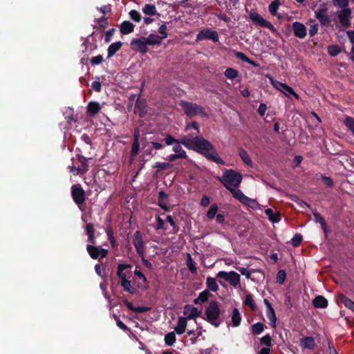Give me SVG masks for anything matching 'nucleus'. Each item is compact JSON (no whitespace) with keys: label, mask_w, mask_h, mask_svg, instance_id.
Returning <instances> with one entry per match:
<instances>
[{"label":"nucleus","mask_w":354,"mask_h":354,"mask_svg":"<svg viewBox=\"0 0 354 354\" xmlns=\"http://www.w3.org/2000/svg\"><path fill=\"white\" fill-rule=\"evenodd\" d=\"M188 149H192L205 157L208 160L218 165H224L225 162L219 156L214 145L202 136H196L193 138H183L179 140Z\"/></svg>","instance_id":"f257e3e1"},{"label":"nucleus","mask_w":354,"mask_h":354,"mask_svg":"<svg viewBox=\"0 0 354 354\" xmlns=\"http://www.w3.org/2000/svg\"><path fill=\"white\" fill-rule=\"evenodd\" d=\"M216 178L218 180L225 188L226 186L237 187L241 183L242 175L234 169H225L223 176L221 177L217 176Z\"/></svg>","instance_id":"f03ea898"},{"label":"nucleus","mask_w":354,"mask_h":354,"mask_svg":"<svg viewBox=\"0 0 354 354\" xmlns=\"http://www.w3.org/2000/svg\"><path fill=\"white\" fill-rule=\"evenodd\" d=\"M221 310L216 301H211L205 310V319L216 328L218 327L223 319L220 317Z\"/></svg>","instance_id":"7ed1b4c3"},{"label":"nucleus","mask_w":354,"mask_h":354,"mask_svg":"<svg viewBox=\"0 0 354 354\" xmlns=\"http://www.w3.org/2000/svg\"><path fill=\"white\" fill-rule=\"evenodd\" d=\"M180 105L184 111L185 114L189 118H193L197 115L202 117H207L205 109L196 103L181 100Z\"/></svg>","instance_id":"20e7f679"},{"label":"nucleus","mask_w":354,"mask_h":354,"mask_svg":"<svg viewBox=\"0 0 354 354\" xmlns=\"http://www.w3.org/2000/svg\"><path fill=\"white\" fill-rule=\"evenodd\" d=\"M337 4L341 8H345L348 5L349 1H335ZM350 15H351V10L349 8H343L342 9L339 14L338 18L340 24L344 27H348L351 24L350 23Z\"/></svg>","instance_id":"39448f33"},{"label":"nucleus","mask_w":354,"mask_h":354,"mask_svg":"<svg viewBox=\"0 0 354 354\" xmlns=\"http://www.w3.org/2000/svg\"><path fill=\"white\" fill-rule=\"evenodd\" d=\"M249 16L253 23L259 25L261 27L269 29L273 33L277 31L276 28L270 21L264 19L259 14L253 10H250Z\"/></svg>","instance_id":"423d86ee"},{"label":"nucleus","mask_w":354,"mask_h":354,"mask_svg":"<svg viewBox=\"0 0 354 354\" xmlns=\"http://www.w3.org/2000/svg\"><path fill=\"white\" fill-rule=\"evenodd\" d=\"M71 196L75 203L80 206L86 200L85 191L80 184L73 185L71 187Z\"/></svg>","instance_id":"0eeeda50"},{"label":"nucleus","mask_w":354,"mask_h":354,"mask_svg":"<svg viewBox=\"0 0 354 354\" xmlns=\"http://www.w3.org/2000/svg\"><path fill=\"white\" fill-rule=\"evenodd\" d=\"M216 277L225 279L226 281L229 282L231 286L235 288L240 284V275L234 271H230L229 272L220 271L218 272Z\"/></svg>","instance_id":"6e6552de"},{"label":"nucleus","mask_w":354,"mask_h":354,"mask_svg":"<svg viewBox=\"0 0 354 354\" xmlns=\"http://www.w3.org/2000/svg\"><path fill=\"white\" fill-rule=\"evenodd\" d=\"M163 140L167 145H174L172 149L176 154H182L183 158H187L186 151L183 149L179 140L176 139L170 134H167Z\"/></svg>","instance_id":"1a4fd4ad"},{"label":"nucleus","mask_w":354,"mask_h":354,"mask_svg":"<svg viewBox=\"0 0 354 354\" xmlns=\"http://www.w3.org/2000/svg\"><path fill=\"white\" fill-rule=\"evenodd\" d=\"M131 48L136 52L145 54L148 52L147 41L145 37L133 39L130 44Z\"/></svg>","instance_id":"9d476101"},{"label":"nucleus","mask_w":354,"mask_h":354,"mask_svg":"<svg viewBox=\"0 0 354 354\" xmlns=\"http://www.w3.org/2000/svg\"><path fill=\"white\" fill-rule=\"evenodd\" d=\"M203 39H210L214 42L218 41V35L216 31L212 30L211 28H206L199 31L196 36L197 41H201Z\"/></svg>","instance_id":"9b49d317"},{"label":"nucleus","mask_w":354,"mask_h":354,"mask_svg":"<svg viewBox=\"0 0 354 354\" xmlns=\"http://www.w3.org/2000/svg\"><path fill=\"white\" fill-rule=\"evenodd\" d=\"M226 189L230 191L234 198L239 200L241 203L247 205H250V203H255V200L246 196L240 189H235L227 186H226Z\"/></svg>","instance_id":"f8f14e48"},{"label":"nucleus","mask_w":354,"mask_h":354,"mask_svg":"<svg viewBox=\"0 0 354 354\" xmlns=\"http://www.w3.org/2000/svg\"><path fill=\"white\" fill-rule=\"evenodd\" d=\"M133 243L136 248V252L139 257H142L144 254V243L142 236L140 231H136L133 234Z\"/></svg>","instance_id":"ddd939ff"},{"label":"nucleus","mask_w":354,"mask_h":354,"mask_svg":"<svg viewBox=\"0 0 354 354\" xmlns=\"http://www.w3.org/2000/svg\"><path fill=\"white\" fill-rule=\"evenodd\" d=\"M274 86L276 88L279 90L286 96L289 97L291 95H293L297 100L299 99V95L297 93H295V91L291 86L287 85L286 84H283L277 81L276 83L274 84Z\"/></svg>","instance_id":"4468645a"},{"label":"nucleus","mask_w":354,"mask_h":354,"mask_svg":"<svg viewBox=\"0 0 354 354\" xmlns=\"http://www.w3.org/2000/svg\"><path fill=\"white\" fill-rule=\"evenodd\" d=\"M201 314L202 312L201 310H198L197 308L190 304H186L184 307V315H187V319L201 317Z\"/></svg>","instance_id":"2eb2a0df"},{"label":"nucleus","mask_w":354,"mask_h":354,"mask_svg":"<svg viewBox=\"0 0 354 354\" xmlns=\"http://www.w3.org/2000/svg\"><path fill=\"white\" fill-rule=\"evenodd\" d=\"M292 30L294 35L299 39H304L307 35L306 26L298 21L292 24Z\"/></svg>","instance_id":"dca6fc26"},{"label":"nucleus","mask_w":354,"mask_h":354,"mask_svg":"<svg viewBox=\"0 0 354 354\" xmlns=\"http://www.w3.org/2000/svg\"><path fill=\"white\" fill-rule=\"evenodd\" d=\"M327 8L324 6L322 8L315 11V17L322 26H328L330 23L329 17L326 15Z\"/></svg>","instance_id":"f3484780"},{"label":"nucleus","mask_w":354,"mask_h":354,"mask_svg":"<svg viewBox=\"0 0 354 354\" xmlns=\"http://www.w3.org/2000/svg\"><path fill=\"white\" fill-rule=\"evenodd\" d=\"M85 232L88 236L87 241L91 244H95L96 240L93 224L91 223H87L85 226Z\"/></svg>","instance_id":"a211bd4d"},{"label":"nucleus","mask_w":354,"mask_h":354,"mask_svg":"<svg viewBox=\"0 0 354 354\" xmlns=\"http://www.w3.org/2000/svg\"><path fill=\"white\" fill-rule=\"evenodd\" d=\"M132 266L131 264L127 263H120L118 266L117 269V276L119 277L120 280H122L123 278L127 279V271H125L127 269H131Z\"/></svg>","instance_id":"6ab92c4d"},{"label":"nucleus","mask_w":354,"mask_h":354,"mask_svg":"<svg viewBox=\"0 0 354 354\" xmlns=\"http://www.w3.org/2000/svg\"><path fill=\"white\" fill-rule=\"evenodd\" d=\"M328 300L322 295H318L313 300V304L315 308H325L328 306Z\"/></svg>","instance_id":"aec40b11"},{"label":"nucleus","mask_w":354,"mask_h":354,"mask_svg":"<svg viewBox=\"0 0 354 354\" xmlns=\"http://www.w3.org/2000/svg\"><path fill=\"white\" fill-rule=\"evenodd\" d=\"M101 109V106L97 102H90L87 105V113L91 116L97 115Z\"/></svg>","instance_id":"412c9836"},{"label":"nucleus","mask_w":354,"mask_h":354,"mask_svg":"<svg viewBox=\"0 0 354 354\" xmlns=\"http://www.w3.org/2000/svg\"><path fill=\"white\" fill-rule=\"evenodd\" d=\"M187 319L180 317L178 320L177 326L175 327V331L177 334L181 335L185 333L187 327Z\"/></svg>","instance_id":"4be33fe9"},{"label":"nucleus","mask_w":354,"mask_h":354,"mask_svg":"<svg viewBox=\"0 0 354 354\" xmlns=\"http://www.w3.org/2000/svg\"><path fill=\"white\" fill-rule=\"evenodd\" d=\"M122 42L116 41L109 45L107 49V58H110L113 56L122 47Z\"/></svg>","instance_id":"5701e85b"},{"label":"nucleus","mask_w":354,"mask_h":354,"mask_svg":"<svg viewBox=\"0 0 354 354\" xmlns=\"http://www.w3.org/2000/svg\"><path fill=\"white\" fill-rule=\"evenodd\" d=\"M135 26L129 21H124L120 25V32L123 35H128L132 32Z\"/></svg>","instance_id":"b1692460"},{"label":"nucleus","mask_w":354,"mask_h":354,"mask_svg":"<svg viewBox=\"0 0 354 354\" xmlns=\"http://www.w3.org/2000/svg\"><path fill=\"white\" fill-rule=\"evenodd\" d=\"M300 345L304 348L312 349L315 346V339L313 337H304L301 339Z\"/></svg>","instance_id":"393cba45"},{"label":"nucleus","mask_w":354,"mask_h":354,"mask_svg":"<svg viewBox=\"0 0 354 354\" xmlns=\"http://www.w3.org/2000/svg\"><path fill=\"white\" fill-rule=\"evenodd\" d=\"M212 295L209 292L208 290H205L199 293V295L197 298L194 300V303L195 304H198L200 303H205L207 301L208 299Z\"/></svg>","instance_id":"a878e982"},{"label":"nucleus","mask_w":354,"mask_h":354,"mask_svg":"<svg viewBox=\"0 0 354 354\" xmlns=\"http://www.w3.org/2000/svg\"><path fill=\"white\" fill-rule=\"evenodd\" d=\"M339 301L344 304L346 308L351 309L354 312V301L348 298L343 294H340L338 295Z\"/></svg>","instance_id":"bb28decb"},{"label":"nucleus","mask_w":354,"mask_h":354,"mask_svg":"<svg viewBox=\"0 0 354 354\" xmlns=\"http://www.w3.org/2000/svg\"><path fill=\"white\" fill-rule=\"evenodd\" d=\"M239 155L241 160L248 166H252V161L248 155V152L243 148L239 149Z\"/></svg>","instance_id":"cd10ccee"},{"label":"nucleus","mask_w":354,"mask_h":354,"mask_svg":"<svg viewBox=\"0 0 354 354\" xmlns=\"http://www.w3.org/2000/svg\"><path fill=\"white\" fill-rule=\"evenodd\" d=\"M94 244H88L86 245V250L90 257L93 259H97L100 257L99 247L93 245Z\"/></svg>","instance_id":"c85d7f7f"},{"label":"nucleus","mask_w":354,"mask_h":354,"mask_svg":"<svg viewBox=\"0 0 354 354\" xmlns=\"http://www.w3.org/2000/svg\"><path fill=\"white\" fill-rule=\"evenodd\" d=\"M241 322V316L238 308H234L232 314V326L238 327L240 326Z\"/></svg>","instance_id":"c756f323"},{"label":"nucleus","mask_w":354,"mask_h":354,"mask_svg":"<svg viewBox=\"0 0 354 354\" xmlns=\"http://www.w3.org/2000/svg\"><path fill=\"white\" fill-rule=\"evenodd\" d=\"M268 218L273 223H278L280 221L281 215L278 212H274L272 209L268 208L265 210Z\"/></svg>","instance_id":"7c9ffc66"},{"label":"nucleus","mask_w":354,"mask_h":354,"mask_svg":"<svg viewBox=\"0 0 354 354\" xmlns=\"http://www.w3.org/2000/svg\"><path fill=\"white\" fill-rule=\"evenodd\" d=\"M167 195L163 191H160L158 193V204L165 211L169 210V207L167 206V203L165 202V199L167 198Z\"/></svg>","instance_id":"2f4dec72"},{"label":"nucleus","mask_w":354,"mask_h":354,"mask_svg":"<svg viewBox=\"0 0 354 354\" xmlns=\"http://www.w3.org/2000/svg\"><path fill=\"white\" fill-rule=\"evenodd\" d=\"M120 285L125 292L129 294L135 292V288L131 286L130 280L123 278L122 280H120Z\"/></svg>","instance_id":"473e14b6"},{"label":"nucleus","mask_w":354,"mask_h":354,"mask_svg":"<svg viewBox=\"0 0 354 354\" xmlns=\"http://www.w3.org/2000/svg\"><path fill=\"white\" fill-rule=\"evenodd\" d=\"M313 216H314L315 222L319 223L321 225V227L323 230V231L324 232V233H326L327 223H326L325 219L324 218V217H322V215L317 212H313Z\"/></svg>","instance_id":"72a5a7b5"},{"label":"nucleus","mask_w":354,"mask_h":354,"mask_svg":"<svg viewBox=\"0 0 354 354\" xmlns=\"http://www.w3.org/2000/svg\"><path fill=\"white\" fill-rule=\"evenodd\" d=\"M145 39L147 45H158L162 39L159 35L151 34L148 37H145Z\"/></svg>","instance_id":"f704fd0d"},{"label":"nucleus","mask_w":354,"mask_h":354,"mask_svg":"<svg viewBox=\"0 0 354 354\" xmlns=\"http://www.w3.org/2000/svg\"><path fill=\"white\" fill-rule=\"evenodd\" d=\"M77 160L81 163L80 174H86L88 169V160L83 156H78Z\"/></svg>","instance_id":"c9c22d12"},{"label":"nucleus","mask_w":354,"mask_h":354,"mask_svg":"<svg viewBox=\"0 0 354 354\" xmlns=\"http://www.w3.org/2000/svg\"><path fill=\"white\" fill-rule=\"evenodd\" d=\"M207 287L213 292H217L218 290V286L216 281V279L213 277H208L206 279Z\"/></svg>","instance_id":"e433bc0d"},{"label":"nucleus","mask_w":354,"mask_h":354,"mask_svg":"<svg viewBox=\"0 0 354 354\" xmlns=\"http://www.w3.org/2000/svg\"><path fill=\"white\" fill-rule=\"evenodd\" d=\"M142 12L145 15L149 16H153L156 15H159V14L157 13V10L155 6L151 4H146L142 8Z\"/></svg>","instance_id":"4c0bfd02"},{"label":"nucleus","mask_w":354,"mask_h":354,"mask_svg":"<svg viewBox=\"0 0 354 354\" xmlns=\"http://www.w3.org/2000/svg\"><path fill=\"white\" fill-rule=\"evenodd\" d=\"M266 326L263 324L257 322L252 326V333L254 335H259L264 330Z\"/></svg>","instance_id":"58836bf2"},{"label":"nucleus","mask_w":354,"mask_h":354,"mask_svg":"<svg viewBox=\"0 0 354 354\" xmlns=\"http://www.w3.org/2000/svg\"><path fill=\"white\" fill-rule=\"evenodd\" d=\"M280 5V1H272L268 7L269 12L272 16H277L279 19H281V15H277V10Z\"/></svg>","instance_id":"ea45409f"},{"label":"nucleus","mask_w":354,"mask_h":354,"mask_svg":"<svg viewBox=\"0 0 354 354\" xmlns=\"http://www.w3.org/2000/svg\"><path fill=\"white\" fill-rule=\"evenodd\" d=\"M244 304L248 306L253 311H255L257 309V305L254 303L252 294H248L245 296Z\"/></svg>","instance_id":"a19ab883"},{"label":"nucleus","mask_w":354,"mask_h":354,"mask_svg":"<svg viewBox=\"0 0 354 354\" xmlns=\"http://www.w3.org/2000/svg\"><path fill=\"white\" fill-rule=\"evenodd\" d=\"M266 314H267L268 318L270 320V322L272 323V326L273 327H275L276 322H277V317L275 315V311H274V308H272V306L267 308Z\"/></svg>","instance_id":"79ce46f5"},{"label":"nucleus","mask_w":354,"mask_h":354,"mask_svg":"<svg viewBox=\"0 0 354 354\" xmlns=\"http://www.w3.org/2000/svg\"><path fill=\"white\" fill-rule=\"evenodd\" d=\"M225 76L230 80H234L239 75L237 70L232 68H227L224 72Z\"/></svg>","instance_id":"37998d69"},{"label":"nucleus","mask_w":354,"mask_h":354,"mask_svg":"<svg viewBox=\"0 0 354 354\" xmlns=\"http://www.w3.org/2000/svg\"><path fill=\"white\" fill-rule=\"evenodd\" d=\"M327 49L328 53L332 57L337 56L342 51L341 47L336 44L328 46Z\"/></svg>","instance_id":"c03bdc74"},{"label":"nucleus","mask_w":354,"mask_h":354,"mask_svg":"<svg viewBox=\"0 0 354 354\" xmlns=\"http://www.w3.org/2000/svg\"><path fill=\"white\" fill-rule=\"evenodd\" d=\"M172 166L173 165L169 162H157L153 167L158 169L156 173H158L160 171L170 169L172 168Z\"/></svg>","instance_id":"a18cd8bd"},{"label":"nucleus","mask_w":354,"mask_h":354,"mask_svg":"<svg viewBox=\"0 0 354 354\" xmlns=\"http://www.w3.org/2000/svg\"><path fill=\"white\" fill-rule=\"evenodd\" d=\"M344 124L354 136V118L350 116H346L344 119Z\"/></svg>","instance_id":"49530a36"},{"label":"nucleus","mask_w":354,"mask_h":354,"mask_svg":"<svg viewBox=\"0 0 354 354\" xmlns=\"http://www.w3.org/2000/svg\"><path fill=\"white\" fill-rule=\"evenodd\" d=\"M176 342V335L174 332L168 333L165 336V342L168 346H172Z\"/></svg>","instance_id":"de8ad7c7"},{"label":"nucleus","mask_w":354,"mask_h":354,"mask_svg":"<svg viewBox=\"0 0 354 354\" xmlns=\"http://www.w3.org/2000/svg\"><path fill=\"white\" fill-rule=\"evenodd\" d=\"M217 211H218L217 205L216 203L212 204L210 206V207L206 214L207 218L209 220L214 218L216 214Z\"/></svg>","instance_id":"09e8293b"},{"label":"nucleus","mask_w":354,"mask_h":354,"mask_svg":"<svg viewBox=\"0 0 354 354\" xmlns=\"http://www.w3.org/2000/svg\"><path fill=\"white\" fill-rule=\"evenodd\" d=\"M156 225H153L154 229L156 230H165L166 227H165V221L163 219H162L160 216H156Z\"/></svg>","instance_id":"8fccbe9b"},{"label":"nucleus","mask_w":354,"mask_h":354,"mask_svg":"<svg viewBox=\"0 0 354 354\" xmlns=\"http://www.w3.org/2000/svg\"><path fill=\"white\" fill-rule=\"evenodd\" d=\"M140 150V142L139 141H133L131 149V157H136Z\"/></svg>","instance_id":"3c124183"},{"label":"nucleus","mask_w":354,"mask_h":354,"mask_svg":"<svg viewBox=\"0 0 354 354\" xmlns=\"http://www.w3.org/2000/svg\"><path fill=\"white\" fill-rule=\"evenodd\" d=\"M286 279V273L285 270H279L277 272V282L279 284L282 285L284 283Z\"/></svg>","instance_id":"603ef678"},{"label":"nucleus","mask_w":354,"mask_h":354,"mask_svg":"<svg viewBox=\"0 0 354 354\" xmlns=\"http://www.w3.org/2000/svg\"><path fill=\"white\" fill-rule=\"evenodd\" d=\"M187 266L188 267V269L189 270V271L192 273L195 274V273L197 272V268H196V267L195 266V263L192 260L190 254H188V259H187Z\"/></svg>","instance_id":"864d4df0"},{"label":"nucleus","mask_w":354,"mask_h":354,"mask_svg":"<svg viewBox=\"0 0 354 354\" xmlns=\"http://www.w3.org/2000/svg\"><path fill=\"white\" fill-rule=\"evenodd\" d=\"M261 344L267 346V348L272 346V338L269 334H267L260 339Z\"/></svg>","instance_id":"5fc2aeb1"},{"label":"nucleus","mask_w":354,"mask_h":354,"mask_svg":"<svg viewBox=\"0 0 354 354\" xmlns=\"http://www.w3.org/2000/svg\"><path fill=\"white\" fill-rule=\"evenodd\" d=\"M130 17L132 20L136 22H140L141 21L142 17L139 12L136 10H132L129 12Z\"/></svg>","instance_id":"6e6d98bb"},{"label":"nucleus","mask_w":354,"mask_h":354,"mask_svg":"<svg viewBox=\"0 0 354 354\" xmlns=\"http://www.w3.org/2000/svg\"><path fill=\"white\" fill-rule=\"evenodd\" d=\"M302 241V236L300 234H296L294 235L291 240V244L294 247H298Z\"/></svg>","instance_id":"4d7b16f0"},{"label":"nucleus","mask_w":354,"mask_h":354,"mask_svg":"<svg viewBox=\"0 0 354 354\" xmlns=\"http://www.w3.org/2000/svg\"><path fill=\"white\" fill-rule=\"evenodd\" d=\"M167 25L165 23L162 24L158 28V32L161 35L160 36L162 39L167 37Z\"/></svg>","instance_id":"13d9d810"},{"label":"nucleus","mask_w":354,"mask_h":354,"mask_svg":"<svg viewBox=\"0 0 354 354\" xmlns=\"http://www.w3.org/2000/svg\"><path fill=\"white\" fill-rule=\"evenodd\" d=\"M96 79H97V80L92 82L91 86L95 91L100 92L101 89H102V86H101V83L99 81L100 77H96Z\"/></svg>","instance_id":"bf43d9fd"},{"label":"nucleus","mask_w":354,"mask_h":354,"mask_svg":"<svg viewBox=\"0 0 354 354\" xmlns=\"http://www.w3.org/2000/svg\"><path fill=\"white\" fill-rule=\"evenodd\" d=\"M103 60V57L101 55H98L91 59V63L92 65H98L101 64Z\"/></svg>","instance_id":"052dcab7"},{"label":"nucleus","mask_w":354,"mask_h":354,"mask_svg":"<svg viewBox=\"0 0 354 354\" xmlns=\"http://www.w3.org/2000/svg\"><path fill=\"white\" fill-rule=\"evenodd\" d=\"M115 31V28H111L105 32L104 41L109 43L111 40V37Z\"/></svg>","instance_id":"680f3d73"},{"label":"nucleus","mask_w":354,"mask_h":354,"mask_svg":"<svg viewBox=\"0 0 354 354\" xmlns=\"http://www.w3.org/2000/svg\"><path fill=\"white\" fill-rule=\"evenodd\" d=\"M147 145H151L152 148L156 150H159L163 148V145L158 142L151 141L150 142H148L146 145H145L144 147H146Z\"/></svg>","instance_id":"e2e57ef3"},{"label":"nucleus","mask_w":354,"mask_h":354,"mask_svg":"<svg viewBox=\"0 0 354 354\" xmlns=\"http://www.w3.org/2000/svg\"><path fill=\"white\" fill-rule=\"evenodd\" d=\"M98 21V24L99 26L102 28H106L108 25H109V23H108V18L107 17H101L100 19H99L97 20Z\"/></svg>","instance_id":"0e129e2a"},{"label":"nucleus","mask_w":354,"mask_h":354,"mask_svg":"<svg viewBox=\"0 0 354 354\" xmlns=\"http://www.w3.org/2000/svg\"><path fill=\"white\" fill-rule=\"evenodd\" d=\"M237 270L241 272L242 275L245 276L247 279H250L251 277V270H248L245 268L241 267L237 268Z\"/></svg>","instance_id":"69168bd1"},{"label":"nucleus","mask_w":354,"mask_h":354,"mask_svg":"<svg viewBox=\"0 0 354 354\" xmlns=\"http://www.w3.org/2000/svg\"><path fill=\"white\" fill-rule=\"evenodd\" d=\"M266 110H267L266 104L264 103H261L257 109V112L259 115L263 116L266 113Z\"/></svg>","instance_id":"338daca9"},{"label":"nucleus","mask_w":354,"mask_h":354,"mask_svg":"<svg viewBox=\"0 0 354 354\" xmlns=\"http://www.w3.org/2000/svg\"><path fill=\"white\" fill-rule=\"evenodd\" d=\"M319 28V25L317 24H315L311 25L309 29V35L310 37H313L317 33Z\"/></svg>","instance_id":"774afa93"}]
</instances>
